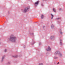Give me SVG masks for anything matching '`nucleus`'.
<instances>
[{
    "instance_id": "nucleus-1",
    "label": "nucleus",
    "mask_w": 65,
    "mask_h": 65,
    "mask_svg": "<svg viewBox=\"0 0 65 65\" xmlns=\"http://www.w3.org/2000/svg\"><path fill=\"white\" fill-rule=\"evenodd\" d=\"M8 40H11L12 42H15L16 41V37L14 36L13 35H11L10 36V38L8 39Z\"/></svg>"
},
{
    "instance_id": "nucleus-2",
    "label": "nucleus",
    "mask_w": 65,
    "mask_h": 65,
    "mask_svg": "<svg viewBox=\"0 0 65 65\" xmlns=\"http://www.w3.org/2000/svg\"><path fill=\"white\" fill-rule=\"evenodd\" d=\"M30 8V6H28L24 10V12H27L28 11V9Z\"/></svg>"
},
{
    "instance_id": "nucleus-3",
    "label": "nucleus",
    "mask_w": 65,
    "mask_h": 65,
    "mask_svg": "<svg viewBox=\"0 0 65 65\" xmlns=\"http://www.w3.org/2000/svg\"><path fill=\"white\" fill-rule=\"evenodd\" d=\"M57 54H58L60 57H62V56H63V55H62L61 53L58 51L56 52L55 53V55H57Z\"/></svg>"
},
{
    "instance_id": "nucleus-4",
    "label": "nucleus",
    "mask_w": 65,
    "mask_h": 65,
    "mask_svg": "<svg viewBox=\"0 0 65 65\" xmlns=\"http://www.w3.org/2000/svg\"><path fill=\"white\" fill-rule=\"evenodd\" d=\"M39 1H38L36 2H35L34 3V4L35 5H38L39 4Z\"/></svg>"
},
{
    "instance_id": "nucleus-5",
    "label": "nucleus",
    "mask_w": 65,
    "mask_h": 65,
    "mask_svg": "<svg viewBox=\"0 0 65 65\" xmlns=\"http://www.w3.org/2000/svg\"><path fill=\"white\" fill-rule=\"evenodd\" d=\"M47 51H50L51 50V48H50L49 46H48V49H47Z\"/></svg>"
},
{
    "instance_id": "nucleus-6",
    "label": "nucleus",
    "mask_w": 65,
    "mask_h": 65,
    "mask_svg": "<svg viewBox=\"0 0 65 65\" xmlns=\"http://www.w3.org/2000/svg\"><path fill=\"white\" fill-rule=\"evenodd\" d=\"M54 38H55V37H54V36H52L50 37V39H51V40H52V39H54Z\"/></svg>"
},
{
    "instance_id": "nucleus-7",
    "label": "nucleus",
    "mask_w": 65,
    "mask_h": 65,
    "mask_svg": "<svg viewBox=\"0 0 65 65\" xmlns=\"http://www.w3.org/2000/svg\"><path fill=\"white\" fill-rule=\"evenodd\" d=\"M62 40H60V45H62Z\"/></svg>"
},
{
    "instance_id": "nucleus-8",
    "label": "nucleus",
    "mask_w": 65,
    "mask_h": 65,
    "mask_svg": "<svg viewBox=\"0 0 65 65\" xmlns=\"http://www.w3.org/2000/svg\"><path fill=\"white\" fill-rule=\"evenodd\" d=\"M44 17V15H43V14L42 15V16L41 17V19H43Z\"/></svg>"
},
{
    "instance_id": "nucleus-9",
    "label": "nucleus",
    "mask_w": 65,
    "mask_h": 65,
    "mask_svg": "<svg viewBox=\"0 0 65 65\" xmlns=\"http://www.w3.org/2000/svg\"><path fill=\"white\" fill-rule=\"evenodd\" d=\"M51 15L52 17H51V19H53V18L54 17V16L52 14H51Z\"/></svg>"
},
{
    "instance_id": "nucleus-10",
    "label": "nucleus",
    "mask_w": 65,
    "mask_h": 65,
    "mask_svg": "<svg viewBox=\"0 0 65 65\" xmlns=\"http://www.w3.org/2000/svg\"><path fill=\"white\" fill-rule=\"evenodd\" d=\"M5 58V56H4L2 57V60H3L4 59V58Z\"/></svg>"
},
{
    "instance_id": "nucleus-11",
    "label": "nucleus",
    "mask_w": 65,
    "mask_h": 65,
    "mask_svg": "<svg viewBox=\"0 0 65 65\" xmlns=\"http://www.w3.org/2000/svg\"><path fill=\"white\" fill-rule=\"evenodd\" d=\"M53 11H54V12H56V11L55 10V9L54 8L53 9Z\"/></svg>"
},
{
    "instance_id": "nucleus-12",
    "label": "nucleus",
    "mask_w": 65,
    "mask_h": 65,
    "mask_svg": "<svg viewBox=\"0 0 65 65\" xmlns=\"http://www.w3.org/2000/svg\"><path fill=\"white\" fill-rule=\"evenodd\" d=\"M51 28H52V29L54 28V26H53V25H52Z\"/></svg>"
},
{
    "instance_id": "nucleus-13",
    "label": "nucleus",
    "mask_w": 65,
    "mask_h": 65,
    "mask_svg": "<svg viewBox=\"0 0 65 65\" xmlns=\"http://www.w3.org/2000/svg\"><path fill=\"white\" fill-rule=\"evenodd\" d=\"M61 18H57L56 19V20H59V19H61Z\"/></svg>"
},
{
    "instance_id": "nucleus-14",
    "label": "nucleus",
    "mask_w": 65,
    "mask_h": 65,
    "mask_svg": "<svg viewBox=\"0 0 65 65\" xmlns=\"http://www.w3.org/2000/svg\"><path fill=\"white\" fill-rule=\"evenodd\" d=\"M60 33L61 34H62V31H60Z\"/></svg>"
},
{
    "instance_id": "nucleus-15",
    "label": "nucleus",
    "mask_w": 65,
    "mask_h": 65,
    "mask_svg": "<svg viewBox=\"0 0 65 65\" xmlns=\"http://www.w3.org/2000/svg\"><path fill=\"white\" fill-rule=\"evenodd\" d=\"M14 58H17V56H13Z\"/></svg>"
},
{
    "instance_id": "nucleus-16",
    "label": "nucleus",
    "mask_w": 65,
    "mask_h": 65,
    "mask_svg": "<svg viewBox=\"0 0 65 65\" xmlns=\"http://www.w3.org/2000/svg\"><path fill=\"white\" fill-rule=\"evenodd\" d=\"M39 65H43V64H42V63H39Z\"/></svg>"
},
{
    "instance_id": "nucleus-17",
    "label": "nucleus",
    "mask_w": 65,
    "mask_h": 65,
    "mask_svg": "<svg viewBox=\"0 0 65 65\" xmlns=\"http://www.w3.org/2000/svg\"><path fill=\"white\" fill-rule=\"evenodd\" d=\"M7 51V50H6V49H5L4 50V52H6Z\"/></svg>"
},
{
    "instance_id": "nucleus-18",
    "label": "nucleus",
    "mask_w": 65,
    "mask_h": 65,
    "mask_svg": "<svg viewBox=\"0 0 65 65\" xmlns=\"http://www.w3.org/2000/svg\"><path fill=\"white\" fill-rule=\"evenodd\" d=\"M41 5L42 6H43V4H42Z\"/></svg>"
},
{
    "instance_id": "nucleus-19",
    "label": "nucleus",
    "mask_w": 65,
    "mask_h": 65,
    "mask_svg": "<svg viewBox=\"0 0 65 65\" xmlns=\"http://www.w3.org/2000/svg\"><path fill=\"white\" fill-rule=\"evenodd\" d=\"M59 10H61V9L59 8Z\"/></svg>"
},
{
    "instance_id": "nucleus-20",
    "label": "nucleus",
    "mask_w": 65,
    "mask_h": 65,
    "mask_svg": "<svg viewBox=\"0 0 65 65\" xmlns=\"http://www.w3.org/2000/svg\"><path fill=\"white\" fill-rule=\"evenodd\" d=\"M41 44V43H39V45H40V44Z\"/></svg>"
},
{
    "instance_id": "nucleus-21",
    "label": "nucleus",
    "mask_w": 65,
    "mask_h": 65,
    "mask_svg": "<svg viewBox=\"0 0 65 65\" xmlns=\"http://www.w3.org/2000/svg\"><path fill=\"white\" fill-rule=\"evenodd\" d=\"M1 62H2V60L1 61Z\"/></svg>"
}]
</instances>
